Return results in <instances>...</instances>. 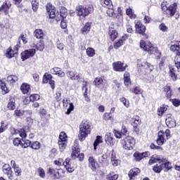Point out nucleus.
Here are the masks:
<instances>
[{
    "instance_id": "obj_27",
    "label": "nucleus",
    "mask_w": 180,
    "mask_h": 180,
    "mask_svg": "<svg viewBox=\"0 0 180 180\" xmlns=\"http://www.w3.org/2000/svg\"><path fill=\"white\" fill-rule=\"evenodd\" d=\"M67 75L68 78L72 80L79 79L80 78L79 74L77 75L74 71H68Z\"/></svg>"
},
{
    "instance_id": "obj_10",
    "label": "nucleus",
    "mask_w": 180,
    "mask_h": 180,
    "mask_svg": "<svg viewBox=\"0 0 180 180\" xmlns=\"http://www.w3.org/2000/svg\"><path fill=\"white\" fill-rule=\"evenodd\" d=\"M72 152L71 157L73 158V160H75V158H79V161L84 160V153H79V148L78 146H73L72 148Z\"/></svg>"
},
{
    "instance_id": "obj_53",
    "label": "nucleus",
    "mask_w": 180,
    "mask_h": 180,
    "mask_svg": "<svg viewBox=\"0 0 180 180\" xmlns=\"http://www.w3.org/2000/svg\"><path fill=\"white\" fill-rule=\"evenodd\" d=\"M30 148H32V150H39L40 143L39 141H35L31 144Z\"/></svg>"
},
{
    "instance_id": "obj_13",
    "label": "nucleus",
    "mask_w": 180,
    "mask_h": 180,
    "mask_svg": "<svg viewBox=\"0 0 180 180\" xmlns=\"http://www.w3.org/2000/svg\"><path fill=\"white\" fill-rule=\"evenodd\" d=\"M29 126H26L22 129H13V134H20V136H21L22 139H26V137L27 136V132H29Z\"/></svg>"
},
{
    "instance_id": "obj_2",
    "label": "nucleus",
    "mask_w": 180,
    "mask_h": 180,
    "mask_svg": "<svg viewBox=\"0 0 180 180\" xmlns=\"http://www.w3.org/2000/svg\"><path fill=\"white\" fill-rule=\"evenodd\" d=\"M140 47L143 49L145 51H148L149 54H154L156 53V58L160 60L161 58V52L158 51L157 48L153 46V44L150 41H144V40H141L140 41Z\"/></svg>"
},
{
    "instance_id": "obj_35",
    "label": "nucleus",
    "mask_w": 180,
    "mask_h": 180,
    "mask_svg": "<svg viewBox=\"0 0 180 180\" xmlns=\"http://www.w3.org/2000/svg\"><path fill=\"white\" fill-rule=\"evenodd\" d=\"M101 4L105 8H113L112 0H101Z\"/></svg>"
},
{
    "instance_id": "obj_64",
    "label": "nucleus",
    "mask_w": 180,
    "mask_h": 180,
    "mask_svg": "<svg viewBox=\"0 0 180 180\" xmlns=\"http://www.w3.org/2000/svg\"><path fill=\"white\" fill-rule=\"evenodd\" d=\"M174 63H175V65L180 64V53L176 54V56L174 58Z\"/></svg>"
},
{
    "instance_id": "obj_15",
    "label": "nucleus",
    "mask_w": 180,
    "mask_h": 180,
    "mask_svg": "<svg viewBox=\"0 0 180 180\" xmlns=\"http://www.w3.org/2000/svg\"><path fill=\"white\" fill-rule=\"evenodd\" d=\"M105 141L108 146L112 147L115 146V139H113V134L110 132H107L105 136Z\"/></svg>"
},
{
    "instance_id": "obj_57",
    "label": "nucleus",
    "mask_w": 180,
    "mask_h": 180,
    "mask_svg": "<svg viewBox=\"0 0 180 180\" xmlns=\"http://www.w3.org/2000/svg\"><path fill=\"white\" fill-rule=\"evenodd\" d=\"M94 85H102L103 84V79L101 77H96L94 81Z\"/></svg>"
},
{
    "instance_id": "obj_38",
    "label": "nucleus",
    "mask_w": 180,
    "mask_h": 180,
    "mask_svg": "<svg viewBox=\"0 0 180 180\" xmlns=\"http://www.w3.org/2000/svg\"><path fill=\"white\" fill-rule=\"evenodd\" d=\"M98 162L101 165H108V156L103 155L98 158Z\"/></svg>"
},
{
    "instance_id": "obj_3",
    "label": "nucleus",
    "mask_w": 180,
    "mask_h": 180,
    "mask_svg": "<svg viewBox=\"0 0 180 180\" xmlns=\"http://www.w3.org/2000/svg\"><path fill=\"white\" fill-rule=\"evenodd\" d=\"M176 3H174L172 5L168 6L167 1H163L161 4V9L165 13V15H169L170 16H174L176 13Z\"/></svg>"
},
{
    "instance_id": "obj_4",
    "label": "nucleus",
    "mask_w": 180,
    "mask_h": 180,
    "mask_svg": "<svg viewBox=\"0 0 180 180\" xmlns=\"http://www.w3.org/2000/svg\"><path fill=\"white\" fill-rule=\"evenodd\" d=\"M138 71L146 75V74H150L153 72L154 66L147 61H143L141 63H138Z\"/></svg>"
},
{
    "instance_id": "obj_14",
    "label": "nucleus",
    "mask_w": 180,
    "mask_h": 180,
    "mask_svg": "<svg viewBox=\"0 0 180 180\" xmlns=\"http://www.w3.org/2000/svg\"><path fill=\"white\" fill-rule=\"evenodd\" d=\"M36 54V49H32L30 50L25 51L21 53V58L22 61L27 60V58H30V57H33Z\"/></svg>"
},
{
    "instance_id": "obj_59",
    "label": "nucleus",
    "mask_w": 180,
    "mask_h": 180,
    "mask_svg": "<svg viewBox=\"0 0 180 180\" xmlns=\"http://www.w3.org/2000/svg\"><path fill=\"white\" fill-rule=\"evenodd\" d=\"M63 169H58L57 171L55 170V174L53 176L56 179H60V177L61 176V174H63Z\"/></svg>"
},
{
    "instance_id": "obj_22",
    "label": "nucleus",
    "mask_w": 180,
    "mask_h": 180,
    "mask_svg": "<svg viewBox=\"0 0 180 180\" xmlns=\"http://www.w3.org/2000/svg\"><path fill=\"white\" fill-rule=\"evenodd\" d=\"M170 50L174 54H180V41H177L174 44L171 45Z\"/></svg>"
},
{
    "instance_id": "obj_50",
    "label": "nucleus",
    "mask_w": 180,
    "mask_h": 180,
    "mask_svg": "<svg viewBox=\"0 0 180 180\" xmlns=\"http://www.w3.org/2000/svg\"><path fill=\"white\" fill-rule=\"evenodd\" d=\"M13 144L15 147H19V146H22V139H20V138H15L13 141Z\"/></svg>"
},
{
    "instance_id": "obj_31",
    "label": "nucleus",
    "mask_w": 180,
    "mask_h": 180,
    "mask_svg": "<svg viewBox=\"0 0 180 180\" xmlns=\"http://www.w3.org/2000/svg\"><path fill=\"white\" fill-rule=\"evenodd\" d=\"M89 165L93 171L96 169V161L94 159V157L89 158Z\"/></svg>"
},
{
    "instance_id": "obj_32",
    "label": "nucleus",
    "mask_w": 180,
    "mask_h": 180,
    "mask_svg": "<svg viewBox=\"0 0 180 180\" xmlns=\"http://www.w3.org/2000/svg\"><path fill=\"white\" fill-rule=\"evenodd\" d=\"M32 47H35L39 51H43L44 50V41L40 40L37 44H34Z\"/></svg>"
},
{
    "instance_id": "obj_19",
    "label": "nucleus",
    "mask_w": 180,
    "mask_h": 180,
    "mask_svg": "<svg viewBox=\"0 0 180 180\" xmlns=\"http://www.w3.org/2000/svg\"><path fill=\"white\" fill-rule=\"evenodd\" d=\"M161 162L165 172H168V171L172 168L171 162H168L167 158H162Z\"/></svg>"
},
{
    "instance_id": "obj_7",
    "label": "nucleus",
    "mask_w": 180,
    "mask_h": 180,
    "mask_svg": "<svg viewBox=\"0 0 180 180\" xmlns=\"http://www.w3.org/2000/svg\"><path fill=\"white\" fill-rule=\"evenodd\" d=\"M67 134L65 132H61L59 135L58 146L60 151H64L67 147Z\"/></svg>"
},
{
    "instance_id": "obj_63",
    "label": "nucleus",
    "mask_w": 180,
    "mask_h": 180,
    "mask_svg": "<svg viewBox=\"0 0 180 180\" xmlns=\"http://www.w3.org/2000/svg\"><path fill=\"white\" fill-rule=\"evenodd\" d=\"M117 178H119V175L117 174H114L112 176V174H109L108 176L107 177L108 180H117Z\"/></svg>"
},
{
    "instance_id": "obj_28",
    "label": "nucleus",
    "mask_w": 180,
    "mask_h": 180,
    "mask_svg": "<svg viewBox=\"0 0 180 180\" xmlns=\"http://www.w3.org/2000/svg\"><path fill=\"white\" fill-rule=\"evenodd\" d=\"M19 78L17 75H11L8 76L7 81L9 84H11L13 85V84H15L17 81H18Z\"/></svg>"
},
{
    "instance_id": "obj_26",
    "label": "nucleus",
    "mask_w": 180,
    "mask_h": 180,
    "mask_svg": "<svg viewBox=\"0 0 180 180\" xmlns=\"http://www.w3.org/2000/svg\"><path fill=\"white\" fill-rule=\"evenodd\" d=\"M91 22H86L85 25L81 29V32L82 34H88L91 30Z\"/></svg>"
},
{
    "instance_id": "obj_16",
    "label": "nucleus",
    "mask_w": 180,
    "mask_h": 180,
    "mask_svg": "<svg viewBox=\"0 0 180 180\" xmlns=\"http://www.w3.org/2000/svg\"><path fill=\"white\" fill-rule=\"evenodd\" d=\"M141 120H140V117L139 116H136L133 118H131V123L134 127V131L136 133H139V131H140V129H139V127H137L139 126V124H140L141 123Z\"/></svg>"
},
{
    "instance_id": "obj_55",
    "label": "nucleus",
    "mask_w": 180,
    "mask_h": 180,
    "mask_svg": "<svg viewBox=\"0 0 180 180\" xmlns=\"http://www.w3.org/2000/svg\"><path fill=\"white\" fill-rule=\"evenodd\" d=\"M40 99V96L39 94H32L30 96V102H34L35 101H39Z\"/></svg>"
},
{
    "instance_id": "obj_37",
    "label": "nucleus",
    "mask_w": 180,
    "mask_h": 180,
    "mask_svg": "<svg viewBox=\"0 0 180 180\" xmlns=\"http://www.w3.org/2000/svg\"><path fill=\"white\" fill-rule=\"evenodd\" d=\"M168 110V105H163L162 107L158 108V115L162 116Z\"/></svg>"
},
{
    "instance_id": "obj_48",
    "label": "nucleus",
    "mask_w": 180,
    "mask_h": 180,
    "mask_svg": "<svg viewBox=\"0 0 180 180\" xmlns=\"http://www.w3.org/2000/svg\"><path fill=\"white\" fill-rule=\"evenodd\" d=\"M86 55L88 56V57H94V56H95V49L91 47L87 48Z\"/></svg>"
},
{
    "instance_id": "obj_17",
    "label": "nucleus",
    "mask_w": 180,
    "mask_h": 180,
    "mask_svg": "<svg viewBox=\"0 0 180 180\" xmlns=\"http://www.w3.org/2000/svg\"><path fill=\"white\" fill-rule=\"evenodd\" d=\"M46 8L50 19H54V18H56V8L51 4H48Z\"/></svg>"
},
{
    "instance_id": "obj_41",
    "label": "nucleus",
    "mask_w": 180,
    "mask_h": 180,
    "mask_svg": "<svg viewBox=\"0 0 180 180\" xmlns=\"http://www.w3.org/2000/svg\"><path fill=\"white\" fill-rule=\"evenodd\" d=\"M17 51V50L15 51L12 49H7L6 57H7V58H12L13 57H14L15 54H16Z\"/></svg>"
},
{
    "instance_id": "obj_20",
    "label": "nucleus",
    "mask_w": 180,
    "mask_h": 180,
    "mask_svg": "<svg viewBox=\"0 0 180 180\" xmlns=\"http://www.w3.org/2000/svg\"><path fill=\"white\" fill-rule=\"evenodd\" d=\"M50 72L53 75H58V77H60L65 76V73L63 70H61V68H53L51 69Z\"/></svg>"
},
{
    "instance_id": "obj_49",
    "label": "nucleus",
    "mask_w": 180,
    "mask_h": 180,
    "mask_svg": "<svg viewBox=\"0 0 180 180\" xmlns=\"http://www.w3.org/2000/svg\"><path fill=\"white\" fill-rule=\"evenodd\" d=\"M131 92H132V94H135V95H140V94H143V89L139 86H136L134 89L131 90Z\"/></svg>"
},
{
    "instance_id": "obj_12",
    "label": "nucleus",
    "mask_w": 180,
    "mask_h": 180,
    "mask_svg": "<svg viewBox=\"0 0 180 180\" xmlns=\"http://www.w3.org/2000/svg\"><path fill=\"white\" fill-rule=\"evenodd\" d=\"M112 67H113L114 71H117L118 72H123L126 71V68H127V65H126L124 66V63H123L120 61L113 63Z\"/></svg>"
},
{
    "instance_id": "obj_5",
    "label": "nucleus",
    "mask_w": 180,
    "mask_h": 180,
    "mask_svg": "<svg viewBox=\"0 0 180 180\" xmlns=\"http://www.w3.org/2000/svg\"><path fill=\"white\" fill-rule=\"evenodd\" d=\"M76 11L78 16H88L90 13L94 12V6L93 5H87L85 6H79L76 8Z\"/></svg>"
},
{
    "instance_id": "obj_40",
    "label": "nucleus",
    "mask_w": 180,
    "mask_h": 180,
    "mask_svg": "<svg viewBox=\"0 0 180 180\" xmlns=\"http://www.w3.org/2000/svg\"><path fill=\"white\" fill-rule=\"evenodd\" d=\"M103 142V141H102V136H97L96 139V140L94 141V150H96V147H98V146H99V144H101Z\"/></svg>"
},
{
    "instance_id": "obj_1",
    "label": "nucleus",
    "mask_w": 180,
    "mask_h": 180,
    "mask_svg": "<svg viewBox=\"0 0 180 180\" xmlns=\"http://www.w3.org/2000/svg\"><path fill=\"white\" fill-rule=\"evenodd\" d=\"M88 134H91V124L86 120H83L79 125V140L84 141Z\"/></svg>"
},
{
    "instance_id": "obj_34",
    "label": "nucleus",
    "mask_w": 180,
    "mask_h": 180,
    "mask_svg": "<svg viewBox=\"0 0 180 180\" xmlns=\"http://www.w3.org/2000/svg\"><path fill=\"white\" fill-rule=\"evenodd\" d=\"M20 89H21L22 94H29V91H30V85H29L26 83H23L20 86Z\"/></svg>"
},
{
    "instance_id": "obj_58",
    "label": "nucleus",
    "mask_w": 180,
    "mask_h": 180,
    "mask_svg": "<svg viewBox=\"0 0 180 180\" xmlns=\"http://www.w3.org/2000/svg\"><path fill=\"white\" fill-rule=\"evenodd\" d=\"M170 102H172V105L174 106H176V108H178V106H180V100L177 98L170 99Z\"/></svg>"
},
{
    "instance_id": "obj_6",
    "label": "nucleus",
    "mask_w": 180,
    "mask_h": 180,
    "mask_svg": "<svg viewBox=\"0 0 180 180\" xmlns=\"http://www.w3.org/2000/svg\"><path fill=\"white\" fill-rule=\"evenodd\" d=\"M122 144L124 150H133L136 144V140L132 136H127L122 141Z\"/></svg>"
},
{
    "instance_id": "obj_36",
    "label": "nucleus",
    "mask_w": 180,
    "mask_h": 180,
    "mask_svg": "<svg viewBox=\"0 0 180 180\" xmlns=\"http://www.w3.org/2000/svg\"><path fill=\"white\" fill-rule=\"evenodd\" d=\"M126 15L129 16L130 19H136V14H134V12H133V8L131 7L126 9Z\"/></svg>"
},
{
    "instance_id": "obj_42",
    "label": "nucleus",
    "mask_w": 180,
    "mask_h": 180,
    "mask_svg": "<svg viewBox=\"0 0 180 180\" xmlns=\"http://www.w3.org/2000/svg\"><path fill=\"white\" fill-rule=\"evenodd\" d=\"M30 146H32V142L30 141L23 139H22V148H27V147H30Z\"/></svg>"
},
{
    "instance_id": "obj_8",
    "label": "nucleus",
    "mask_w": 180,
    "mask_h": 180,
    "mask_svg": "<svg viewBox=\"0 0 180 180\" xmlns=\"http://www.w3.org/2000/svg\"><path fill=\"white\" fill-rule=\"evenodd\" d=\"M74 160L68 158L65 159V161L63 162V165L67 169L68 172H74L75 168L74 167Z\"/></svg>"
},
{
    "instance_id": "obj_43",
    "label": "nucleus",
    "mask_w": 180,
    "mask_h": 180,
    "mask_svg": "<svg viewBox=\"0 0 180 180\" xmlns=\"http://www.w3.org/2000/svg\"><path fill=\"white\" fill-rule=\"evenodd\" d=\"M16 106L15 105V98H11L8 103V108L9 110H15Z\"/></svg>"
},
{
    "instance_id": "obj_52",
    "label": "nucleus",
    "mask_w": 180,
    "mask_h": 180,
    "mask_svg": "<svg viewBox=\"0 0 180 180\" xmlns=\"http://www.w3.org/2000/svg\"><path fill=\"white\" fill-rule=\"evenodd\" d=\"M37 172L40 178H44L46 176V172H44V169L43 168L41 167L38 168Z\"/></svg>"
},
{
    "instance_id": "obj_54",
    "label": "nucleus",
    "mask_w": 180,
    "mask_h": 180,
    "mask_svg": "<svg viewBox=\"0 0 180 180\" xmlns=\"http://www.w3.org/2000/svg\"><path fill=\"white\" fill-rule=\"evenodd\" d=\"M134 157L136 161H141V160H143V158L142 153H140L138 152H136L134 154Z\"/></svg>"
},
{
    "instance_id": "obj_47",
    "label": "nucleus",
    "mask_w": 180,
    "mask_h": 180,
    "mask_svg": "<svg viewBox=\"0 0 180 180\" xmlns=\"http://www.w3.org/2000/svg\"><path fill=\"white\" fill-rule=\"evenodd\" d=\"M109 34L110 36L111 40L113 41L117 38V31L115 30H110Z\"/></svg>"
},
{
    "instance_id": "obj_60",
    "label": "nucleus",
    "mask_w": 180,
    "mask_h": 180,
    "mask_svg": "<svg viewBox=\"0 0 180 180\" xmlns=\"http://www.w3.org/2000/svg\"><path fill=\"white\" fill-rule=\"evenodd\" d=\"M1 89H2L4 92V94H8L9 91H8V87H6V84L2 82L0 85Z\"/></svg>"
},
{
    "instance_id": "obj_39",
    "label": "nucleus",
    "mask_w": 180,
    "mask_h": 180,
    "mask_svg": "<svg viewBox=\"0 0 180 180\" xmlns=\"http://www.w3.org/2000/svg\"><path fill=\"white\" fill-rule=\"evenodd\" d=\"M35 37L37 39H43L44 37V33L42 30L38 29L34 31Z\"/></svg>"
},
{
    "instance_id": "obj_23",
    "label": "nucleus",
    "mask_w": 180,
    "mask_h": 180,
    "mask_svg": "<svg viewBox=\"0 0 180 180\" xmlns=\"http://www.w3.org/2000/svg\"><path fill=\"white\" fill-rule=\"evenodd\" d=\"M167 116H168V118L165 120V123L167 127H169V129L176 127V123L175 122V120H172V118H170L169 116H171V115L169 114Z\"/></svg>"
},
{
    "instance_id": "obj_46",
    "label": "nucleus",
    "mask_w": 180,
    "mask_h": 180,
    "mask_svg": "<svg viewBox=\"0 0 180 180\" xmlns=\"http://www.w3.org/2000/svg\"><path fill=\"white\" fill-rule=\"evenodd\" d=\"M60 18H62L63 19L67 18V15H68V12H67V8H65V7H61L60 10Z\"/></svg>"
},
{
    "instance_id": "obj_24",
    "label": "nucleus",
    "mask_w": 180,
    "mask_h": 180,
    "mask_svg": "<svg viewBox=\"0 0 180 180\" xmlns=\"http://www.w3.org/2000/svg\"><path fill=\"white\" fill-rule=\"evenodd\" d=\"M140 172H141V171L139 168L131 169L128 173L129 179H133L134 176H137Z\"/></svg>"
},
{
    "instance_id": "obj_18",
    "label": "nucleus",
    "mask_w": 180,
    "mask_h": 180,
    "mask_svg": "<svg viewBox=\"0 0 180 180\" xmlns=\"http://www.w3.org/2000/svg\"><path fill=\"white\" fill-rule=\"evenodd\" d=\"M11 6H12L11 1H5L0 7V12H4L6 15H8Z\"/></svg>"
},
{
    "instance_id": "obj_45",
    "label": "nucleus",
    "mask_w": 180,
    "mask_h": 180,
    "mask_svg": "<svg viewBox=\"0 0 180 180\" xmlns=\"http://www.w3.org/2000/svg\"><path fill=\"white\" fill-rule=\"evenodd\" d=\"M53 76L51 74L45 73L43 78L44 84H47L49 82L51 81Z\"/></svg>"
},
{
    "instance_id": "obj_62",
    "label": "nucleus",
    "mask_w": 180,
    "mask_h": 180,
    "mask_svg": "<svg viewBox=\"0 0 180 180\" xmlns=\"http://www.w3.org/2000/svg\"><path fill=\"white\" fill-rule=\"evenodd\" d=\"M122 46H123V39H120L114 44L115 49H119V47H121Z\"/></svg>"
},
{
    "instance_id": "obj_11",
    "label": "nucleus",
    "mask_w": 180,
    "mask_h": 180,
    "mask_svg": "<svg viewBox=\"0 0 180 180\" xmlns=\"http://www.w3.org/2000/svg\"><path fill=\"white\" fill-rule=\"evenodd\" d=\"M135 29L136 33L142 34V36H144V37L147 39V34H146V27L141 23V22L138 21L135 23Z\"/></svg>"
},
{
    "instance_id": "obj_33",
    "label": "nucleus",
    "mask_w": 180,
    "mask_h": 180,
    "mask_svg": "<svg viewBox=\"0 0 180 180\" xmlns=\"http://www.w3.org/2000/svg\"><path fill=\"white\" fill-rule=\"evenodd\" d=\"M124 83L126 86H129L130 84H131L130 81V74L127 72L124 74Z\"/></svg>"
},
{
    "instance_id": "obj_56",
    "label": "nucleus",
    "mask_w": 180,
    "mask_h": 180,
    "mask_svg": "<svg viewBox=\"0 0 180 180\" xmlns=\"http://www.w3.org/2000/svg\"><path fill=\"white\" fill-rule=\"evenodd\" d=\"M14 115L17 116V117H21V116H25V110H15L14 112Z\"/></svg>"
},
{
    "instance_id": "obj_61",
    "label": "nucleus",
    "mask_w": 180,
    "mask_h": 180,
    "mask_svg": "<svg viewBox=\"0 0 180 180\" xmlns=\"http://www.w3.org/2000/svg\"><path fill=\"white\" fill-rule=\"evenodd\" d=\"M159 28L162 32H168V27L166 26L165 23H161L159 25Z\"/></svg>"
},
{
    "instance_id": "obj_29",
    "label": "nucleus",
    "mask_w": 180,
    "mask_h": 180,
    "mask_svg": "<svg viewBox=\"0 0 180 180\" xmlns=\"http://www.w3.org/2000/svg\"><path fill=\"white\" fill-rule=\"evenodd\" d=\"M163 169L162 167V162L160 161L158 162V164H156L153 168V170L154 171V172H155L156 174H160V172H161Z\"/></svg>"
},
{
    "instance_id": "obj_51",
    "label": "nucleus",
    "mask_w": 180,
    "mask_h": 180,
    "mask_svg": "<svg viewBox=\"0 0 180 180\" xmlns=\"http://www.w3.org/2000/svg\"><path fill=\"white\" fill-rule=\"evenodd\" d=\"M161 158H154V156H153L152 158H150V159L149 160L148 164L149 165H153V164H155V162H157L158 161L161 162Z\"/></svg>"
},
{
    "instance_id": "obj_25",
    "label": "nucleus",
    "mask_w": 180,
    "mask_h": 180,
    "mask_svg": "<svg viewBox=\"0 0 180 180\" xmlns=\"http://www.w3.org/2000/svg\"><path fill=\"white\" fill-rule=\"evenodd\" d=\"M110 158H111L112 165H113V167H117V165H119L120 160L116 157V153H115V150H112Z\"/></svg>"
},
{
    "instance_id": "obj_44",
    "label": "nucleus",
    "mask_w": 180,
    "mask_h": 180,
    "mask_svg": "<svg viewBox=\"0 0 180 180\" xmlns=\"http://www.w3.org/2000/svg\"><path fill=\"white\" fill-rule=\"evenodd\" d=\"M30 2L32 4V11L37 12V9H39V1L37 0H30Z\"/></svg>"
},
{
    "instance_id": "obj_30",
    "label": "nucleus",
    "mask_w": 180,
    "mask_h": 180,
    "mask_svg": "<svg viewBox=\"0 0 180 180\" xmlns=\"http://www.w3.org/2000/svg\"><path fill=\"white\" fill-rule=\"evenodd\" d=\"M164 91L166 92V97L169 99L172 96V89H171V86L167 84L164 87Z\"/></svg>"
},
{
    "instance_id": "obj_9",
    "label": "nucleus",
    "mask_w": 180,
    "mask_h": 180,
    "mask_svg": "<svg viewBox=\"0 0 180 180\" xmlns=\"http://www.w3.org/2000/svg\"><path fill=\"white\" fill-rule=\"evenodd\" d=\"M2 171L4 175H7L8 179H13V172L12 171V167L9 164H4L2 166Z\"/></svg>"
},
{
    "instance_id": "obj_21",
    "label": "nucleus",
    "mask_w": 180,
    "mask_h": 180,
    "mask_svg": "<svg viewBox=\"0 0 180 180\" xmlns=\"http://www.w3.org/2000/svg\"><path fill=\"white\" fill-rule=\"evenodd\" d=\"M165 134L164 131H160L158 134V139L156 140L157 144L159 146H162L165 143V138H164Z\"/></svg>"
}]
</instances>
